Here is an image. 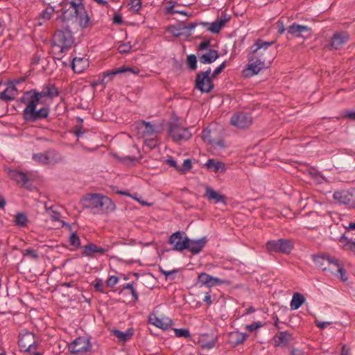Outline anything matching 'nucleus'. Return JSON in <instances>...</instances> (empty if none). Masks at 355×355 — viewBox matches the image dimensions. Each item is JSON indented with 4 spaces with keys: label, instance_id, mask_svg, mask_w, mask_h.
I'll return each mask as SVG.
<instances>
[{
    "label": "nucleus",
    "instance_id": "obj_1",
    "mask_svg": "<svg viewBox=\"0 0 355 355\" xmlns=\"http://www.w3.org/2000/svg\"><path fill=\"white\" fill-rule=\"evenodd\" d=\"M275 44L274 41L266 42L258 39L251 46L248 54V64L242 71L243 76L246 78L258 74L266 67V62H271L268 48Z\"/></svg>",
    "mask_w": 355,
    "mask_h": 355
},
{
    "label": "nucleus",
    "instance_id": "obj_2",
    "mask_svg": "<svg viewBox=\"0 0 355 355\" xmlns=\"http://www.w3.org/2000/svg\"><path fill=\"white\" fill-rule=\"evenodd\" d=\"M59 95V91L54 84L45 85L41 92L33 91L28 102L24 110V118L27 121H36L46 119L49 114V107H42L36 110L38 104L44 103L43 98L47 97L53 99Z\"/></svg>",
    "mask_w": 355,
    "mask_h": 355
},
{
    "label": "nucleus",
    "instance_id": "obj_3",
    "mask_svg": "<svg viewBox=\"0 0 355 355\" xmlns=\"http://www.w3.org/2000/svg\"><path fill=\"white\" fill-rule=\"evenodd\" d=\"M85 207L94 214L112 211L115 208L110 198L98 193L91 194L85 199Z\"/></svg>",
    "mask_w": 355,
    "mask_h": 355
},
{
    "label": "nucleus",
    "instance_id": "obj_4",
    "mask_svg": "<svg viewBox=\"0 0 355 355\" xmlns=\"http://www.w3.org/2000/svg\"><path fill=\"white\" fill-rule=\"evenodd\" d=\"M266 247L269 252L289 254L293 249V243L289 239H279L268 241Z\"/></svg>",
    "mask_w": 355,
    "mask_h": 355
},
{
    "label": "nucleus",
    "instance_id": "obj_5",
    "mask_svg": "<svg viewBox=\"0 0 355 355\" xmlns=\"http://www.w3.org/2000/svg\"><path fill=\"white\" fill-rule=\"evenodd\" d=\"M54 47L58 48L60 53L67 51L72 46L73 40L70 33L58 31L53 36Z\"/></svg>",
    "mask_w": 355,
    "mask_h": 355
},
{
    "label": "nucleus",
    "instance_id": "obj_6",
    "mask_svg": "<svg viewBox=\"0 0 355 355\" xmlns=\"http://www.w3.org/2000/svg\"><path fill=\"white\" fill-rule=\"evenodd\" d=\"M18 344L21 351L31 352L37 349L38 342L33 333L23 330L19 333Z\"/></svg>",
    "mask_w": 355,
    "mask_h": 355
},
{
    "label": "nucleus",
    "instance_id": "obj_7",
    "mask_svg": "<svg viewBox=\"0 0 355 355\" xmlns=\"http://www.w3.org/2000/svg\"><path fill=\"white\" fill-rule=\"evenodd\" d=\"M210 73L211 68H209L205 71L199 72L196 75V88L202 93H209L214 87Z\"/></svg>",
    "mask_w": 355,
    "mask_h": 355
},
{
    "label": "nucleus",
    "instance_id": "obj_8",
    "mask_svg": "<svg viewBox=\"0 0 355 355\" xmlns=\"http://www.w3.org/2000/svg\"><path fill=\"white\" fill-rule=\"evenodd\" d=\"M230 123L237 128L245 129L252 125V117L249 113L238 112L232 116Z\"/></svg>",
    "mask_w": 355,
    "mask_h": 355
},
{
    "label": "nucleus",
    "instance_id": "obj_9",
    "mask_svg": "<svg viewBox=\"0 0 355 355\" xmlns=\"http://www.w3.org/2000/svg\"><path fill=\"white\" fill-rule=\"evenodd\" d=\"M197 284H198L200 286H205L208 288H211L217 285L229 284L230 282L227 279L213 277L206 272H201L198 275Z\"/></svg>",
    "mask_w": 355,
    "mask_h": 355
},
{
    "label": "nucleus",
    "instance_id": "obj_10",
    "mask_svg": "<svg viewBox=\"0 0 355 355\" xmlns=\"http://www.w3.org/2000/svg\"><path fill=\"white\" fill-rule=\"evenodd\" d=\"M169 135L174 141L180 142L189 140L192 135L188 128L178 125H171L169 129Z\"/></svg>",
    "mask_w": 355,
    "mask_h": 355
},
{
    "label": "nucleus",
    "instance_id": "obj_11",
    "mask_svg": "<svg viewBox=\"0 0 355 355\" xmlns=\"http://www.w3.org/2000/svg\"><path fill=\"white\" fill-rule=\"evenodd\" d=\"M91 348L89 340L80 336L76 338L69 345V349L72 354H79L88 352Z\"/></svg>",
    "mask_w": 355,
    "mask_h": 355
},
{
    "label": "nucleus",
    "instance_id": "obj_12",
    "mask_svg": "<svg viewBox=\"0 0 355 355\" xmlns=\"http://www.w3.org/2000/svg\"><path fill=\"white\" fill-rule=\"evenodd\" d=\"M189 238L184 232H176L169 238L168 242L173 245V250L176 251H182L187 248Z\"/></svg>",
    "mask_w": 355,
    "mask_h": 355
},
{
    "label": "nucleus",
    "instance_id": "obj_13",
    "mask_svg": "<svg viewBox=\"0 0 355 355\" xmlns=\"http://www.w3.org/2000/svg\"><path fill=\"white\" fill-rule=\"evenodd\" d=\"M313 261L323 270H328L331 272H334V263H337V259L326 254L314 256Z\"/></svg>",
    "mask_w": 355,
    "mask_h": 355
},
{
    "label": "nucleus",
    "instance_id": "obj_14",
    "mask_svg": "<svg viewBox=\"0 0 355 355\" xmlns=\"http://www.w3.org/2000/svg\"><path fill=\"white\" fill-rule=\"evenodd\" d=\"M67 17L75 18L82 28H86L89 26L90 18L85 10V6L82 8H79L78 10L71 11L68 15L67 14Z\"/></svg>",
    "mask_w": 355,
    "mask_h": 355
},
{
    "label": "nucleus",
    "instance_id": "obj_15",
    "mask_svg": "<svg viewBox=\"0 0 355 355\" xmlns=\"http://www.w3.org/2000/svg\"><path fill=\"white\" fill-rule=\"evenodd\" d=\"M58 5L61 7L64 17H67V14L71 11L78 10L85 6L84 0H63L59 1Z\"/></svg>",
    "mask_w": 355,
    "mask_h": 355
},
{
    "label": "nucleus",
    "instance_id": "obj_16",
    "mask_svg": "<svg viewBox=\"0 0 355 355\" xmlns=\"http://www.w3.org/2000/svg\"><path fill=\"white\" fill-rule=\"evenodd\" d=\"M149 323L162 330L168 329L173 324V320L168 317L159 318L155 314L149 315Z\"/></svg>",
    "mask_w": 355,
    "mask_h": 355
},
{
    "label": "nucleus",
    "instance_id": "obj_17",
    "mask_svg": "<svg viewBox=\"0 0 355 355\" xmlns=\"http://www.w3.org/2000/svg\"><path fill=\"white\" fill-rule=\"evenodd\" d=\"M156 125L150 122L141 121L138 123L137 129L143 137H153L157 133Z\"/></svg>",
    "mask_w": 355,
    "mask_h": 355
},
{
    "label": "nucleus",
    "instance_id": "obj_18",
    "mask_svg": "<svg viewBox=\"0 0 355 355\" xmlns=\"http://www.w3.org/2000/svg\"><path fill=\"white\" fill-rule=\"evenodd\" d=\"M109 251V248H103L100 246H97L94 243H89L88 245L83 246V251L82 252L83 257H93L94 254L98 253L101 254H104L107 252Z\"/></svg>",
    "mask_w": 355,
    "mask_h": 355
},
{
    "label": "nucleus",
    "instance_id": "obj_19",
    "mask_svg": "<svg viewBox=\"0 0 355 355\" xmlns=\"http://www.w3.org/2000/svg\"><path fill=\"white\" fill-rule=\"evenodd\" d=\"M207 242L206 237H202L198 240L188 239V244L186 245L187 248L189 252L194 254H198L202 248L205 246Z\"/></svg>",
    "mask_w": 355,
    "mask_h": 355
},
{
    "label": "nucleus",
    "instance_id": "obj_20",
    "mask_svg": "<svg viewBox=\"0 0 355 355\" xmlns=\"http://www.w3.org/2000/svg\"><path fill=\"white\" fill-rule=\"evenodd\" d=\"M19 94L13 83H8L6 88L0 94V98L3 101H13Z\"/></svg>",
    "mask_w": 355,
    "mask_h": 355
},
{
    "label": "nucleus",
    "instance_id": "obj_21",
    "mask_svg": "<svg viewBox=\"0 0 355 355\" xmlns=\"http://www.w3.org/2000/svg\"><path fill=\"white\" fill-rule=\"evenodd\" d=\"M89 67V60L85 57H75L71 60V68L75 73H80Z\"/></svg>",
    "mask_w": 355,
    "mask_h": 355
},
{
    "label": "nucleus",
    "instance_id": "obj_22",
    "mask_svg": "<svg viewBox=\"0 0 355 355\" xmlns=\"http://www.w3.org/2000/svg\"><path fill=\"white\" fill-rule=\"evenodd\" d=\"M334 198L339 203L352 205L354 202V191L352 193H350L348 191H336L334 193Z\"/></svg>",
    "mask_w": 355,
    "mask_h": 355
},
{
    "label": "nucleus",
    "instance_id": "obj_23",
    "mask_svg": "<svg viewBox=\"0 0 355 355\" xmlns=\"http://www.w3.org/2000/svg\"><path fill=\"white\" fill-rule=\"evenodd\" d=\"M348 40L349 35L347 33L341 32L335 33L331 38V46L336 50L340 49Z\"/></svg>",
    "mask_w": 355,
    "mask_h": 355
},
{
    "label": "nucleus",
    "instance_id": "obj_24",
    "mask_svg": "<svg viewBox=\"0 0 355 355\" xmlns=\"http://www.w3.org/2000/svg\"><path fill=\"white\" fill-rule=\"evenodd\" d=\"M204 166L214 173H224L227 170L225 163L215 159H209Z\"/></svg>",
    "mask_w": 355,
    "mask_h": 355
},
{
    "label": "nucleus",
    "instance_id": "obj_25",
    "mask_svg": "<svg viewBox=\"0 0 355 355\" xmlns=\"http://www.w3.org/2000/svg\"><path fill=\"white\" fill-rule=\"evenodd\" d=\"M198 60L202 64H211L215 62L219 57V53L217 50L209 49L205 53L200 54L198 53Z\"/></svg>",
    "mask_w": 355,
    "mask_h": 355
},
{
    "label": "nucleus",
    "instance_id": "obj_26",
    "mask_svg": "<svg viewBox=\"0 0 355 355\" xmlns=\"http://www.w3.org/2000/svg\"><path fill=\"white\" fill-rule=\"evenodd\" d=\"M205 197L209 201H213L214 203L222 202L226 203V198L210 187H207L205 189Z\"/></svg>",
    "mask_w": 355,
    "mask_h": 355
},
{
    "label": "nucleus",
    "instance_id": "obj_27",
    "mask_svg": "<svg viewBox=\"0 0 355 355\" xmlns=\"http://www.w3.org/2000/svg\"><path fill=\"white\" fill-rule=\"evenodd\" d=\"M291 339V334L287 331H280L273 338L274 343L276 347H286L288 345Z\"/></svg>",
    "mask_w": 355,
    "mask_h": 355
},
{
    "label": "nucleus",
    "instance_id": "obj_28",
    "mask_svg": "<svg viewBox=\"0 0 355 355\" xmlns=\"http://www.w3.org/2000/svg\"><path fill=\"white\" fill-rule=\"evenodd\" d=\"M248 337V335L247 334L233 331L229 334V343L232 346L236 347L242 344Z\"/></svg>",
    "mask_w": 355,
    "mask_h": 355
},
{
    "label": "nucleus",
    "instance_id": "obj_29",
    "mask_svg": "<svg viewBox=\"0 0 355 355\" xmlns=\"http://www.w3.org/2000/svg\"><path fill=\"white\" fill-rule=\"evenodd\" d=\"M287 31L291 35L299 37H302L303 33L309 32L310 28L305 25L294 23L288 27Z\"/></svg>",
    "mask_w": 355,
    "mask_h": 355
},
{
    "label": "nucleus",
    "instance_id": "obj_30",
    "mask_svg": "<svg viewBox=\"0 0 355 355\" xmlns=\"http://www.w3.org/2000/svg\"><path fill=\"white\" fill-rule=\"evenodd\" d=\"M228 20L229 19L227 18H222L217 19L215 21L211 23L207 29L208 31L212 33L217 34L220 31L222 28L225 25Z\"/></svg>",
    "mask_w": 355,
    "mask_h": 355
},
{
    "label": "nucleus",
    "instance_id": "obj_31",
    "mask_svg": "<svg viewBox=\"0 0 355 355\" xmlns=\"http://www.w3.org/2000/svg\"><path fill=\"white\" fill-rule=\"evenodd\" d=\"M112 334L118 338L119 342L125 343L132 338L134 333L132 329H128L125 331L115 329L112 331Z\"/></svg>",
    "mask_w": 355,
    "mask_h": 355
},
{
    "label": "nucleus",
    "instance_id": "obj_32",
    "mask_svg": "<svg viewBox=\"0 0 355 355\" xmlns=\"http://www.w3.org/2000/svg\"><path fill=\"white\" fill-rule=\"evenodd\" d=\"M123 70H120V68L115 69L112 71H107L103 73L101 83L103 84H108L110 83L114 76L117 74L122 73Z\"/></svg>",
    "mask_w": 355,
    "mask_h": 355
},
{
    "label": "nucleus",
    "instance_id": "obj_33",
    "mask_svg": "<svg viewBox=\"0 0 355 355\" xmlns=\"http://www.w3.org/2000/svg\"><path fill=\"white\" fill-rule=\"evenodd\" d=\"M333 273L338 276L343 282H345L348 279L344 266L340 263L338 259H337V263H334Z\"/></svg>",
    "mask_w": 355,
    "mask_h": 355
},
{
    "label": "nucleus",
    "instance_id": "obj_34",
    "mask_svg": "<svg viewBox=\"0 0 355 355\" xmlns=\"http://www.w3.org/2000/svg\"><path fill=\"white\" fill-rule=\"evenodd\" d=\"M45 210L53 221H60L61 214L58 207L51 206L48 207L45 205Z\"/></svg>",
    "mask_w": 355,
    "mask_h": 355
},
{
    "label": "nucleus",
    "instance_id": "obj_35",
    "mask_svg": "<svg viewBox=\"0 0 355 355\" xmlns=\"http://www.w3.org/2000/svg\"><path fill=\"white\" fill-rule=\"evenodd\" d=\"M305 298L298 293H294L291 302V308L293 310L298 309L304 302Z\"/></svg>",
    "mask_w": 355,
    "mask_h": 355
},
{
    "label": "nucleus",
    "instance_id": "obj_36",
    "mask_svg": "<svg viewBox=\"0 0 355 355\" xmlns=\"http://www.w3.org/2000/svg\"><path fill=\"white\" fill-rule=\"evenodd\" d=\"M33 159L42 164H49L51 162L48 153L33 154Z\"/></svg>",
    "mask_w": 355,
    "mask_h": 355
},
{
    "label": "nucleus",
    "instance_id": "obj_37",
    "mask_svg": "<svg viewBox=\"0 0 355 355\" xmlns=\"http://www.w3.org/2000/svg\"><path fill=\"white\" fill-rule=\"evenodd\" d=\"M168 6L166 7V13L168 15H173L175 13L187 16V13L183 10H179L175 9V6H178V3L175 1H168Z\"/></svg>",
    "mask_w": 355,
    "mask_h": 355
},
{
    "label": "nucleus",
    "instance_id": "obj_38",
    "mask_svg": "<svg viewBox=\"0 0 355 355\" xmlns=\"http://www.w3.org/2000/svg\"><path fill=\"white\" fill-rule=\"evenodd\" d=\"M11 177L19 183L26 184L28 181L26 174L21 171H14L10 174Z\"/></svg>",
    "mask_w": 355,
    "mask_h": 355
},
{
    "label": "nucleus",
    "instance_id": "obj_39",
    "mask_svg": "<svg viewBox=\"0 0 355 355\" xmlns=\"http://www.w3.org/2000/svg\"><path fill=\"white\" fill-rule=\"evenodd\" d=\"M28 223L27 216L24 213H17L15 216V225L20 227H25Z\"/></svg>",
    "mask_w": 355,
    "mask_h": 355
},
{
    "label": "nucleus",
    "instance_id": "obj_40",
    "mask_svg": "<svg viewBox=\"0 0 355 355\" xmlns=\"http://www.w3.org/2000/svg\"><path fill=\"white\" fill-rule=\"evenodd\" d=\"M338 241L340 246L345 250H349L351 248V243L353 241L348 239L344 234H342L338 239Z\"/></svg>",
    "mask_w": 355,
    "mask_h": 355
},
{
    "label": "nucleus",
    "instance_id": "obj_41",
    "mask_svg": "<svg viewBox=\"0 0 355 355\" xmlns=\"http://www.w3.org/2000/svg\"><path fill=\"white\" fill-rule=\"evenodd\" d=\"M135 282H130L123 286L121 291L129 290L131 293L134 302H137L139 300V295L134 287Z\"/></svg>",
    "mask_w": 355,
    "mask_h": 355
},
{
    "label": "nucleus",
    "instance_id": "obj_42",
    "mask_svg": "<svg viewBox=\"0 0 355 355\" xmlns=\"http://www.w3.org/2000/svg\"><path fill=\"white\" fill-rule=\"evenodd\" d=\"M69 242L75 248H78L81 245L80 237L76 232L71 233L69 237Z\"/></svg>",
    "mask_w": 355,
    "mask_h": 355
},
{
    "label": "nucleus",
    "instance_id": "obj_43",
    "mask_svg": "<svg viewBox=\"0 0 355 355\" xmlns=\"http://www.w3.org/2000/svg\"><path fill=\"white\" fill-rule=\"evenodd\" d=\"M187 63L189 69L193 71L197 68V58L193 54L189 55L187 58Z\"/></svg>",
    "mask_w": 355,
    "mask_h": 355
},
{
    "label": "nucleus",
    "instance_id": "obj_44",
    "mask_svg": "<svg viewBox=\"0 0 355 355\" xmlns=\"http://www.w3.org/2000/svg\"><path fill=\"white\" fill-rule=\"evenodd\" d=\"M22 253L24 257H30L33 260L38 259V254L37 251L31 248L24 250Z\"/></svg>",
    "mask_w": 355,
    "mask_h": 355
},
{
    "label": "nucleus",
    "instance_id": "obj_45",
    "mask_svg": "<svg viewBox=\"0 0 355 355\" xmlns=\"http://www.w3.org/2000/svg\"><path fill=\"white\" fill-rule=\"evenodd\" d=\"M141 6V0H130L129 3L130 10L133 12H137Z\"/></svg>",
    "mask_w": 355,
    "mask_h": 355
},
{
    "label": "nucleus",
    "instance_id": "obj_46",
    "mask_svg": "<svg viewBox=\"0 0 355 355\" xmlns=\"http://www.w3.org/2000/svg\"><path fill=\"white\" fill-rule=\"evenodd\" d=\"M49 6V7H48L43 11L42 15V18L46 20H49L55 12L54 6Z\"/></svg>",
    "mask_w": 355,
    "mask_h": 355
},
{
    "label": "nucleus",
    "instance_id": "obj_47",
    "mask_svg": "<svg viewBox=\"0 0 355 355\" xmlns=\"http://www.w3.org/2000/svg\"><path fill=\"white\" fill-rule=\"evenodd\" d=\"M175 335L176 337L189 338L190 337V332L187 329H174Z\"/></svg>",
    "mask_w": 355,
    "mask_h": 355
},
{
    "label": "nucleus",
    "instance_id": "obj_48",
    "mask_svg": "<svg viewBox=\"0 0 355 355\" xmlns=\"http://www.w3.org/2000/svg\"><path fill=\"white\" fill-rule=\"evenodd\" d=\"M227 66V61H224L222 62L218 67H217L215 70L213 71V73L211 74L210 76L211 78H216L219 73H221V71L225 68Z\"/></svg>",
    "mask_w": 355,
    "mask_h": 355
},
{
    "label": "nucleus",
    "instance_id": "obj_49",
    "mask_svg": "<svg viewBox=\"0 0 355 355\" xmlns=\"http://www.w3.org/2000/svg\"><path fill=\"white\" fill-rule=\"evenodd\" d=\"M132 46L129 43L121 44L119 46L118 50L120 53H128L131 51Z\"/></svg>",
    "mask_w": 355,
    "mask_h": 355
},
{
    "label": "nucleus",
    "instance_id": "obj_50",
    "mask_svg": "<svg viewBox=\"0 0 355 355\" xmlns=\"http://www.w3.org/2000/svg\"><path fill=\"white\" fill-rule=\"evenodd\" d=\"M192 168V163L191 159H187L184 161L182 164V166L180 168H178V171L185 173L188 171H189Z\"/></svg>",
    "mask_w": 355,
    "mask_h": 355
},
{
    "label": "nucleus",
    "instance_id": "obj_51",
    "mask_svg": "<svg viewBox=\"0 0 355 355\" xmlns=\"http://www.w3.org/2000/svg\"><path fill=\"white\" fill-rule=\"evenodd\" d=\"M94 286L96 291L103 293H105L103 280L101 279H96L94 282Z\"/></svg>",
    "mask_w": 355,
    "mask_h": 355
},
{
    "label": "nucleus",
    "instance_id": "obj_52",
    "mask_svg": "<svg viewBox=\"0 0 355 355\" xmlns=\"http://www.w3.org/2000/svg\"><path fill=\"white\" fill-rule=\"evenodd\" d=\"M119 68H120V70H123L122 73H125V72H130L133 74H138L139 73V69L137 67H128L122 66V67H120Z\"/></svg>",
    "mask_w": 355,
    "mask_h": 355
},
{
    "label": "nucleus",
    "instance_id": "obj_53",
    "mask_svg": "<svg viewBox=\"0 0 355 355\" xmlns=\"http://www.w3.org/2000/svg\"><path fill=\"white\" fill-rule=\"evenodd\" d=\"M262 326H263V324L261 323V322L258 321V322H255L250 324H247L245 326V329L250 331H253L261 327Z\"/></svg>",
    "mask_w": 355,
    "mask_h": 355
},
{
    "label": "nucleus",
    "instance_id": "obj_54",
    "mask_svg": "<svg viewBox=\"0 0 355 355\" xmlns=\"http://www.w3.org/2000/svg\"><path fill=\"white\" fill-rule=\"evenodd\" d=\"M119 282V278L116 277V276H110L107 282H106V284H107V287H110V288H112L113 286H114Z\"/></svg>",
    "mask_w": 355,
    "mask_h": 355
},
{
    "label": "nucleus",
    "instance_id": "obj_55",
    "mask_svg": "<svg viewBox=\"0 0 355 355\" xmlns=\"http://www.w3.org/2000/svg\"><path fill=\"white\" fill-rule=\"evenodd\" d=\"M211 45L210 40H205L202 42L198 46V53H200V51L207 49L208 47H209Z\"/></svg>",
    "mask_w": 355,
    "mask_h": 355
},
{
    "label": "nucleus",
    "instance_id": "obj_56",
    "mask_svg": "<svg viewBox=\"0 0 355 355\" xmlns=\"http://www.w3.org/2000/svg\"><path fill=\"white\" fill-rule=\"evenodd\" d=\"M343 116L351 120L355 121V110H349L345 111Z\"/></svg>",
    "mask_w": 355,
    "mask_h": 355
},
{
    "label": "nucleus",
    "instance_id": "obj_57",
    "mask_svg": "<svg viewBox=\"0 0 355 355\" xmlns=\"http://www.w3.org/2000/svg\"><path fill=\"white\" fill-rule=\"evenodd\" d=\"M202 301L206 303L208 306L212 304L211 297L209 293H206Z\"/></svg>",
    "mask_w": 355,
    "mask_h": 355
},
{
    "label": "nucleus",
    "instance_id": "obj_58",
    "mask_svg": "<svg viewBox=\"0 0 355 355\" xmlns=\"http://www.w3.org/2000/svg\"><path fill=\"white\" fill-rule=\"evenodd\" d=\"M210 131L207 130H204L202 131V139L205 141L211 142V140L209 138Z\"/></svg>",
    "mask_w": 355,
    "mask_h": 355
},
{
    "label": "nucleus",
    "instance_id": "obj_59",
    "mask_svg": "<svg viewBox=\"0 0 355 355\" xmlns=\"http://www.w3.org/2000/svg\"><path fill=\"white\" fill-rule=\"evenodd\" d=\"M331 322H320V321H316L315 324L320 329H324L329 324H331Z\"/></svg>",
    "mask_w": 355,
    "mask_h": 355
},
{
    "label": "nucleus",
    "instance_id": "obj_60",
    "mask_svg": "<svg viewBox=\"0 0 355 355\" xmlns=\"http://www.w3.org/2000/svg\"><path fill=\"white\" fill-rule=\"evenodd\" d=\"M160 272L166 276V278H168L171 275L177 273L178 272V270H173L166 271V270H164L160 268Z\"/></svg>",
    "mask_w": 355,
    "mask_h": 355
},
{
    "label": "nucleus",
    "instance_id": "obj_61",
    "mask_svg": "<svg viewBox=\"0 0 355 355\" xmlns=\"http://www.w3.org/2000/svg\"><path fill=\"white\" fill-rule=\"evenodd\" d=\"M291 355H304V352L298 348H294L291 352Z\"/></svg>",
    "mask_w": 355,
    "mask_h": 355
},
{
    "label": "nucleus",
    "instance_id": "obj_62",
    "mask_svg": "<svg viewBox=\"0 0 355 355\" xmlns=\"http://www.w3.org/2000/svg\"><path fill=\"white\" fill-rule=\"evenodd\" d=\"M113 22L116 24L122 23V17L119 14H114L113 17Z\"/></svg>",
    "mask_w": 355,
    "mask_h": 355
},
{
    "label": "nucleus",
    "instance_id": "obj_63",
    "mask_svg": "<svg viewBox=\"0 0 355 355\" xmlns=\"http://www.w3.org/2000/svg\"><path fill=\"white\" fill-rule=\"evenodd\" d=\"M340 355H350V349L346 345L343 346Z\"/></svg>",
    "mask_w": 355,
    "mask_h": 355
},
{
    "label": "nucleus",
    "instance_id": "obj_64",
    "mask_svg": "<svg viewBox=\"0 0 355 355\" xmlns=\"http://www.w3.org/2000/svg\"><path fill=\"white\" fill-rule=\"evenodd\" d=\"M84 134V132L82 131V128L81 126H76V129L74 130V135L78 137H80V136H82Z\"/></svg>",
    "mask_w": 355,
    "mask_h": 355
}]
</instances>
